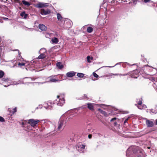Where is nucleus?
<instances>
[{
	"label": "nucleus",
	"mask_w": 157,
	"mask_h": 157,
	"mask_svg": "<svg viewBox=\"0 0 157 157\" xmlns=\"http://www.w3.org/2000/svg\"><path fill=\"white\" fill-rule=\"evenodd\" d=\"M126 155L127 157H137V147L136 146H130L127 149Z\"/></svg>",
	"instance_id": "1"
},
{
	"label": "nucleus",
	"mask_w": 157,
	"mask_h": 157,
	"mask_svg": "<svg viewBox=\"0 0 157 157\" xmlns=\"http://www.w3.org/2000/svg\"><path fill=\"white\" fill-rule=\"evenodd\" d=\"M57 17L58 20L61 22V23L59 24V25L61 27H63L64 28H69L71 27L70 22L67 21L65 23V19L63 18L60 13H58L57 14Z\"/></svg>",
	"instance_id": "2"
},
{
	"label": "nucleus",
	"mask_w": 157,
	"mask_h": 157,
	"mask_svg": "<svg viewBox=\"0 0 157 157\" xmlns=\"http://www.w3.org/2000/svg\"><path fill=\"white\" fill-rule=\"evenodd\" d=\"M60 96L58 95L57 96V99L53 101V104H56L57 105L59 106H62L65 103V100L63 98H59Z\"/></svg>",
	"instance_id": "3"
},
{
	"label": "nucleus",
	"mask_w": 157,
	"mask_h": 157,
	"mask_svg": "<svg viewBox=\"0 0 157 157\" xmlns=\"http://www.w3.org/2000/svg\"><path fill=\"white\" fill-rule=\"evenodd\" d=\"M66 123L65 118L63 117H61L60 118L59 121L57 129L58 130H60L63 129L65 126Z\"/></svg>",
	"instance_id": "4"
},
{
	"label": "nucleus",
	"mask_w": 157,
	"mask_h": 157,
	"mask_svg": "<svg viewBox=\"0 0 157 157\" xmlns=\"http://www.w3.org/2000/svg\"><path fill=\"white\" fill-rule=\"evenodd\" d=\"M40 122V120H35L33 119H30L28 120V123L29 125L31 127H34L36 126L37 124Z\"/></svg>",
	"instance_id": "5"
},
{
	"label": "nucleus",
	"mask_w": 157,
	"mask_h": 157,
	"mask_svg": "<svg viewBox=\"0 0 157 157\" xmlns=\"http://www.w3.org/2000/svg\"><path fill=\"white\" fill-rule=\"evenodd\" d=\"M85 146V145L82 144L81 143H78L76 145V148L77 150L79 152H83L84 150Z\"/></svg>",
	"instance_id": "6"
},
{
	"label": "nucleus",
	"mask_w": 157,
	"mask_h": 157,
	"mask_svg": "<svg viewBox=\"0 0 157 157\" xmlns=\"http://www.w3.org/2000/svg\"><path fill=\"white\" fill-rule=\"evenodd\" d=\"M27 121H24L22 123V127L25 128V130L27 131L30 130L32 129L30 126L28 125L29 124L28 123V120Z\"/></svg>",
	"instance_id": "7"
},
{
	"label": "nucleus",
	"mask_w": 157,
	"mask_h": 157,
	"mask_svg": "<svg viewBox=\"0 0 157 157\" xmlns=\"http://www.w3.org/2000/svg\"><path fill=\"white\" fill-rule=\"evenodd\" d=\"M55 104H53L50 101L45 102L44 103V107L46 109L51 110L52 108L53 105Z\"/></svg>",
	"instance_id": "8"
},
{
	"label": "nucleus",
	"mask_w": 157,
	"mask_h": 157,
	"mask_svg": "<svg viewBox=\"0 0 157 157\" xmlns=\"http://www.w3.org/2000/svg\"><path fill=\"white\" fill-rule=\"evenodd\" d=\"M142 99L141 98L138 102V109H144L147 108L146 106L144 104H142Z\"/></svg>",
	"instance_id": "9"
},
{
	"label": "nucleus",
	"mask_w": 157,
	"mask_h": 157,
	"mask_svg": "<svg viewBox=\"0 0 157 157\" xmlns=\"http://www.w3.org/2000/svg\"><path fill=\"white\" fill-rule=\"evenodd\" d=\"M40 52L43 51V52L39 56L38 59H40L45 58L46 56L45 53L46 52V50L44 48H42L40 49Z\"/></svg>",
	"instance_id": "10"
},
{
	"label": "nucleus",
	"mask_w": 157,
	"mask_h": 157,
	"mask_svg": "<svg viewBox=\"0 0 157 157\" xmlns=\"http://www.w3.org/2000/svg\"><path fill=\"white\" fill-rule=\"evenodd\" d=\"M56 75H52L48 77L49 81L48 82H56L58 81L59 79L57 77Z\"/></svg>",
	"instance_id": "11"
},
{
	"label": "nucleus",
	"mask_w": 157,
	"mask_h": 157,
	"mask_svg": "<svg viewBox=\"0 0 157 157\" xmlns=\"http://www.w3.org/2000/svg\"><path fill=\"white\" fill-rule=\"evenodd\" d=\"M146 123L148 127H152L154 125V123L153 122L149 120L147 118H145Z\"/></svg>",
	"instance_id": "12"
},
{
	"label": "nucleus",
	"mask_w": 157,
	"mask_h": 157,
	"mask_svg": "<svg viewBox=\"0 0 157 157\" xmlns=\"http://www.w3.org/2000/svg\"><path fill=\"white\" fill-rule=\"evenodd\" d=\"M50 13V10L48 9L44 10L42 9L40 11V13L42 15H46Z\"/></svg>",
	"instance_id": "13"
},
{
	"label": "nucleus",
	"mask_w": 157,
	"mask_h": 157,
	"mask_svg": "<svg viewBox=\"0 0 157 157\" xmlns=\"http://www.w3.org/2000/svg\"><path fill=\"white\" fill-rule=\"evenodd\" d=\"M130 74L132 78H137V70H134L133 71L131 72Z\"/></svg>",
	"instance_id": "14"
},
{
	"label": "nucleus",
	"mask_w": 157,
	"mask_h": 157,
	"mask_svg": "<svg viewBox=\"0 0 157 157\" xmlns=\"http://www.w3.org/2000/svg\"><path fill=\"white\" fill-rule=\"evenodd\" d=\"M86 105H87V108L89 109L91 111H93L94 110V104L88 103L86 104Z\"/></svg>",
	"instance_id": "15"
},
{
	"label": "nucleus",
	"mask_w": 157,
	"mask_h": 157,
	"mask_svg": "<svg viewBox=\"0 0 157 157\" xmlns=\"http://www.w3.org/2000/svg\"><path fill=\"white\" fill-rule=\"evenodd\" d=\"M48 6V4L47 3H42L41 2H39L36 5V7L38 8H41L44 7Z\"/></svg>",
	"instance_id": "16"
},
{
	"label": "nucleus",
	"mask_w": 157,
	"mask_h": 157,
	"mask_svg": "<svg viewBox=\"0 0 157 157\" xmlns=\"http://www.w3.org/2000/svg\"><path fill=\"white\" fill-rule=\"evenodd\" d=\"M76 74V72L73 71L69 72L66 74V76L68 77H72L74 76Z\"/></svg>",
	"instance_id": "17"
},
{
	"label": "nucleus",
	"mask_w": 157,
	"mask_h": 157,
	"mask_svg": "<svg viewBox=\"0 0 157 157\" xmlns=\"http://www.w3.org/2000/svg\"><path fill=\"white\" fill-rule=\"evenodd\" d=\"M39 28L42 31H44L47 30V27L42 24H40L39 25Z\"/></svg>",
	"instance_id": "18"
},
{
	"label": "nucleus",
	"mask_w": 157,
	"mask_h": 157,
	"mask_svg": "<svg viewBox=\"0 0 157 157\" xmlns=\"http://www.w3.org/2000/svg\"><path fill=\"white\" fill-rule=\"evenodd\" d=\"M56 66L59 69H62L63 67V65L60 62H58L56 63Z\"/></svg>",
	"instance_id": "19"
},
{
	"label": "nucleus",
	"mask_w": 157,
	"mask_h": 157,
	"mask_svg": "<svg viewBox=\"0 0 157 157\" xmlns=\"http://www.w3.org/2000/svg\"><path fill=\"white\" fill-rule=\"evenodd\" d=\"M20 15L21 17H23L24 18L26 19L27 18L28 14L25 13V11H23L21 13Z\"/></svg>",
	"instance_id": "20"
},
{
	"label": "nucleus",
	"mask_w": 157,
	"mask_h": 157,
	"mask_svg": "<svg viewBox=\"0 0 157 157\" xmlns=\"http://www.w3.org/2000/svg\"><path fill=\"white\" fill-rule=\"evenodd\" d=\"M51 41L53 43L56 44L58 42V40L57 38L55 37L52 39Z\"/></svg>",
	"instance_id": "21"
},
{
	"label": "nucleus",
	"mask_w": 157,
	"mask_h": 157,
	"mask_svg": "<svg viewBox=\"0 0 157 157\" xmlns=\"http://www.w3.org/2000/svg\"><path fill=\"white\" fill-rule=\"evenodd\" d=\"M98 111L101 113V114H103L105 116L107 117V113L103 111L100 109H98Z\"/></svg>",
	"instance_id": "22"
},
{
	"label": "nucleus",
	"mask_w": 157,
	"mask_h": 157,
	"mask_svg": "<svg viewBox=\"0 0 157 157\" xmlns=\"http://www.w3.org/2000/svg\"><path fill=\"white\" fill-rule=\"evenodd\" d=\"M18 83H17V82H15V81H14V82H11V81L9 83H8V86H9L10 85H16V84H18ZM4 86L5 87H7V86H6V85H4Z\"/></svg>",
	"instance_id": "23"
},
{
	"label": "nucleus",
	"mask_w": 157,
	"mask_h": 157,
	"mask_svg": "<svg viewBox=\"0 0 157 157\" xmlns=\"http://www.w3.org/2000/svg\"><path fill=\"white\" fill-rule=\"evenodd\" d=\"M22 2L23 4L25 6H29L30 5L29 2H27L25 0H22Z\"/></svg>",
	"instance_id": "24"
},
{
	"label": "nucleus",
	"mask_w": 157,
	"mask_h": 157,
	"mask_svg": "<svg viewBox=\"0 0 157 157\" xmlns=\"http://www.w3.org/2000/svg\"><path fill=\"white\" fill-rule=\"evenodd\" d=\"M93 31V29L91 27H89L87 28V32L89 33H91Z\"/></svg>",
	"instance_id": "25"
},
{
	"label": "nucleus",
	"mask_w": 157,
	"mask_h": 157,
	"mask_svg": "<svg viewBox=\"0 0 157 157\" xmlns=\"http://www.w3.org/2000/svg\"><path fill=\"white\" fill-rule=\"evenodd\" d=\"M133 2H129V4L131 3L132 5H135L137 3V0H132Z\"/></svg>",
	"instance_id": "26"
},
{
	"label": "nucleus",
	"mask_w": 157,
	"mask_h": 157,
	"mask_svg": "<svg viewBox=\"0 0 157 157\" xmlns=\"http://www.w3.org/2000/svg\"><path fill=\"white\" fill-rule=\"evenodd\" d=\"M93 59V58L92 57H90V56H87V62L88 63H90L91 62V60Z\"/></svg>",
	"instance_id": "27"
},
{
	"label": "nucleus",
	"mask_w": 157,
	"mask_h": 157,
	"mask_svg": "<svg viewBox=\"0 0 157 157\" xmlns=\"http://www.w3.org/2000/svg\"><path fill=\"white\" fill-rule=\"evenodd\" d=\"M87 97L86 95L84 94L83 96H82L79 99L80 100H86L87 99Z\"/></svg>",
	"instance_id": "28"
},
{
	"label": "nucleus",
	"mask_w": 157,
	"mask_h": 157,
	"mask_svg": "<svg viewBox=\"0 0 157 157\" xmlns=\"http://www.w3.org/2000/svg\"><path fill=\"white\" fill-rule=\"evenodd\" d=\"M77 76L79 78H82L84 76V74L82 73H78L77 74Z\"/></svg>",
	"instance_id": "29"
},
{
	"label": "nucleus",
	"mask_w": 157,
	"mask_h": 157,
	"mask_svg": "<svg viewBox=\"0 0 157 157\" xmlns=\"http://www.w3.org/2000/svg\"><path fill=\"white\" fill-rule=\"evenodd\" d=\"M2 80L4 82H7L9 83L11 82V80L9 79H6L5 78H3Z\"/></svg>",
	"instance_id": "30"
},
{
	"label": "nucleus",
	"mask_w": 157,
	"mask_h": 157,
	"mask_svg": "<svg viewBox=\"0 0 157 157\" xmlns=\"http://www.w3.org/2000/svg\"><path fill=\"white\" fill-rule=\"evenodd\" d=\"M10 112H11V113H12L13 114H14L17 111V109L15 107L14 108H13L12 109V111H11V110H10Z\"/></svg>",
	"instance_id": "31"
},
{
	"label": "nucleus",
	"mask_w": 157,
	"mask_h": 157,
	"mask_svg": "<svg viewBox=\"0 0 157 157\" xmlns=\"http://www.w3.org/2000/svg\"><path fill=\"white\" fill-rule=\"evenodd\" d=\"M4 73L3 71H0V78H2L4 75Z\"/></svg>",
	"instance_id": "32"
},
{
	"label": "nucleus",
	"mask_w": 157,
	"mask_h": 157,
	"mask_svg": "<svg viewBox=\"0 0 157 157\" xmlns=\"http://www.w3.org/2000/svg\"><path fill=\"white\" fill-rule=\"evenodd\" d=\"M93 75L95 78H98V75L94 72L93 73Z\"/></svg>",
	"instance_id": "33"
},
{
	"label": "nucleus",
	"mask_w": 157,
	"mask_h": 157,
	"mask_svg": "<svg viewBox=\"0 0 157 157\" xmlns=\"http://www.w3.org/2000/svg\"><path fill=\"white\" fill-rule=\"evenodd\" d=\"M5 121V120L3 117L0 116V121L1 122H3Z\"/></svg>",
	"instance_id": "34"
},
{
	"label": "nucleus",
	"mask_w": 157,
	"mask_h": 157,
	"mask_svg": "<svg viewBox=\"0 0 157 157\" xmlns=\"http://www.w3.org/2000/svg\"><path fill=\"white\" fill-rule=\"evenodd\" d=\"M130 117H128V118H126L124 121V124L125 125V124L127 122L128 120V119Z\"/></svg>",
	"instance_id": "35"
},
{
	"label": "nucleus",
	"mask_w": 157,
	"mask_h": 157,
	"mask_svg": "<svg viewBox=\"0 0 157 157\" xmlns=\"http://www.w3.org/2000/svg\"><path fill=\"white\" fill-rule=\"evenodd\" d=\"M18 65L21 66H23L25 65V63H19L18 64Z\"/></svg>",
	"instance_id": "36"
},
{
	"label": "nucleus",
	"mask_w": 157,
	"mask_h": 157,
	"mask_svg": "<svg viewBox=\"0 0 157 157\" xmlns=\"http://www.w3.org/2000/svg\"><path fill=\"white\" fill-rule=\"evenodd\" d=\"M4 48V47L3 46H0V52L2 51V50Z\"/></svg>",
	"instance_id": "37"
},
{
	"label": "nucleus",
	"mask_w": 157,
	"mask_h": 157,
	"mask_svg": "<svg viewBox=\"0 0 157 157\" xmlns=\"http://www.w3.org/2000/svg\"><path fill=\"white\" fill-rule=\"evenodd\" d=\"M62 77H63V76L62 75H59V78H57L59 79L58 81H59V80L61 79L62 78Z\"/></svg>",
	"instance_id": "38"
},
{
	"label": "nucleus",
	"mask_w": 157,
	"mask_h": 157,
	"mask_svg": "<svg viewBox=\"0 0 157 157\" xmlns=\"http://www.w3.org/2000/svg\"><path fill=\"white\" fill-rule=\"evenodd\" d=\"M116 117H115V118H112V119H111L110 121L111 122L112 121H114V120H116Z\"/></svg>",
	"instance_id": "39"
},
{
	"label": "nucleus",
	"mask_w": 157,
	"mask_h": 157,
	"mask_svg": "<svg viewBox=\"0 0 157 157\" xmlns=\"http://www.w3.org/2000/svg\"><path fill=\"white\" fill-rule=\"evenodd\" d=\"M86 105H82V106H81V108H82V109L85 108H86Z\"/></svg>",
	"instance_id": "40"
},
{
	"label": "nucleus",
	"mask_w": 157,
	"mask_h": 157,
	"mask_svg": "<svg viewBox=\"0 0 157 157\" xmlns=\"http://www.w3.org/2000/svg\"><path fill=\"white\" fill-rule=\"evenodd\" d=\"M154 84L156 86L157 88V81H155V82H154Z\"/></svg>",
	"instance_id": "41"
},
{
	"label": "nucleus",
	"mask_w": 157,
	"mask_h": 157,
	"mask_svg": "<svg viewBox=\"0 0 157 157\" xmlns=\"http://www.w3.org/2000/svg\"><path fill=\"white\" fill-rule=\"evenodd\" d=\"M28 78L29 79H31V80H34L35 79V78H32L29 77V78Z\"/></svg>",
	"instance_id": "42"
},
{
	"label": "nucleus",
	"mask_w": 157,
	"mask_h": 157,
	"mask_svg": "<svg viewBox=\"0 0 157 157\" xmlns=\"http://www.w3.org/2000/svg\"><path fill=\"white\" fill-rule=\"evenodd\" d=\"M150 0H144V2L145 3H147V2H148Z\"/></svg>",
	"instance_id": "43"
},
{
	"label": "nucleus",
	"mask_w": 157,
	"mask_h": 157,
	"mask_svg": "<svg viewBox=\"0 0 157 157\" xmlns=\"http://www.w3.org/2000/svg\"><path fill=\"white\" fill-rule=\"evenodd\" d=\"M88 138H89V139H91L92 137V135L91 134H89L88 136Z\"/></svg>",
	"instance_id": "44"
},
{
	"label": "nucleus",
	"mask_w": 157,
	"mask_h": 157,
	"mask_svg": "<svg viewBox=\"0 0 157 157\" xmlns=\"http://www.w3.org/2000/svg\"><path fill=\"white\" fill-rule=\"evenodd\" d=\"M127 74H123V75H122V74H119V75L120 76H125V75H127Z\"/></svg>",
	"instance_id": "45"
},
{
	"label": "nucleus",
	"mask_w": 157,
	"mask_h": 157,
	"mask_svg": "<svg viewBox=\"0 0 157 157\" xmlns=\"http://www.w3.org/2000/svg\"><path fill=\"white\" fill-rule=\"evenodd\" d=\"M117 124V123L116 122H114V124L115 125H116Z\"/></svg>",
	"instance_id": "46"
},
{
	"label": "nucleus",
	"mask_w": 157,
	"mask_h": 157,
	"mask_svg": "<svg viewBox=\"0 0 157 157\" xmlns=\"http://www.w3.org/2000/svg\"><path fill=\"white\" fill-rule=\"evenodd\" d=\"M156 124L157 125V119L156 120V122H155Z\"/></svg>",
	"instance_id": "47"
},
{
	"label": "nucleus",
	"mask_w": 157,
	"mask_h": 157,
	"mask_svg": "<svg viewBox=\"0 0 157 157\" xmlns=\"http://www.w3.org/2000/svg\"><path fill=\"white\" fill-rule=\"evenodd\" d=\"M113 75H118V74H113Z\"/></svg>",
	"instance_id": "48"
},
{
	"label": "nucleus",
	"mask_w": 157,
	"mask_h": 157,
	"mask_svg": "<svg viewBox=\"0 0 157 157\" xmlns=\"http://www.w3.org/2000/svg\"><path fill=\"white\" fill-rule=\"evenodd\" d=\"M43 82V83L40 82V83H41V84H43V83H45V82Z\"/></svg>",
	"instance_id": "49"
},
{
	"label": "nucleus",
	"mask_w": 157,
	"mask_h": 157,
	"mask_svg": "<svg viewBox=\"0 0 157 157\" xmlns=\"http://www.w3.org/2000/svg\"><path fill=\"white\" fill-rule=\"evenodd\" d=\"M147 148L148 149H150V147H147Z\"/></svg>",
	"instance_id": "50"
},
{
	"label": "nucleus",
	"mask_w": 157,
	"mask_h": 157,
	"mask_svg": "<svg viewBox=\"0 0 157 157\" xmlns=\"http://www.w3.org/2000/svg\"><path fill=\"white\" fill-rule=\"evenodd\" d=\"M14 61H15V60H12L11 61V62L12 63V62H13V61L14 62Z\"/></svg>",
	"instance_id": "51"
},
{
	"label": "nucleus",
	"mask_w": 157,
	"mask_h": 157,
	"mask_svg": "<svg viewBox=\"0 0 157 157\" xmlns=\"http://www.w3.org/2000/svg\"><path fill=\"white\" fill-rule=\"evenodd\" d=\"M39 106H40V108H41L42 105H39Z\"/></svg>",
	"instance_id": "52"
},
{
	"label": "nucleus",
	"mask_w": 157,
	"mask_h": 157,
	"mask_svg": "<svg viewBox=\"0 0 157 157\" xmlns=\"http://www.w3.org/2000/svg\"><path fill=\"white\" fill-rule=\"evenodd\" d=\"M128 113V112H126V113Z\"/></svg>",
	"instance_id": "53"
},
{
	"label": "nucleus",
	"mask_w": 157,
	"mask_h": 157,
	"mask_svg": "<svg viewBox=\"0 0 157 157\" xmlns=\"http://www.w3.org/2000/svg\"><path fill=\"white\" fill-rule=\"evenodd\" d=\"M18 52H19V55L20 56V53L19 51Z\"/></svg>",
	"instance_id": "54"
},
{
	"label": "nucleus",
	"mask_w": 157,
	"mask_h": 157,
	"mask_svg": "<svg viewBox=\"0 0 157 157\" xmlns=\"http://www.w3.org/2000/svg\"><path fill=\"white\" fill-rule=\"evenodd\" d=\"M71 139V141H72L73 140V138L72 139Z\"/></svg>",
	"instance_id": "55"
},
{
	"label": "nucleus",
	"mask_w": 157,
	"mask_h": 157,
	"mask_svg": "<svg viewBox=\"0 0 157 157\" xmlns=\"http://www.w3.org/2000/svg\"><path fill=\"white\" fill-rule=\"evenodd\" d=\"M136 64H132V65H136Z\"/></svg>",
	"instance_id": "56"
},
{
	"label": "nucleus",
	"mask_w": 157,
	"mask_h": 157,
	"mask_svg": "<svg viewBox=\"0 0 157 157\" xmlns=\"http://www.w3.org/2000/svg\"><path fill=\"white\" fill-rule=\"evenodd\" d=\"M38 109V108L37 107V108H36V109Z\"/></svg>",
	"instance_id": "57"
},
{
	"label": "nucleus",
	"mask_w": 157,
	"mask_h": 157,
	"mask_svg": "<svg viewBox=\"0 0 157 157\" xmlns=\"http://www.w3.org/2000/svg\"><path fill=\"white\" fill-rule=\"evenodd\" d=\"M14 66H13L12 67H14Z\"/></svg>",
	"instance_id": "58"
},
{
	"label": "nucleus",
	"mask_w": 157,
	"mask_h": 157,
	"mask_svg": "<svg viewBox=\"0 0 157 157\" xmlns=\"http://www.w3.org/2000/svg\"><path fill=\"white\" fill-rule=\"evenodd\" d=\"M6 0V1H7V0Z\"/></svg>",
	"instance_id": "59"
}]
</instances>
